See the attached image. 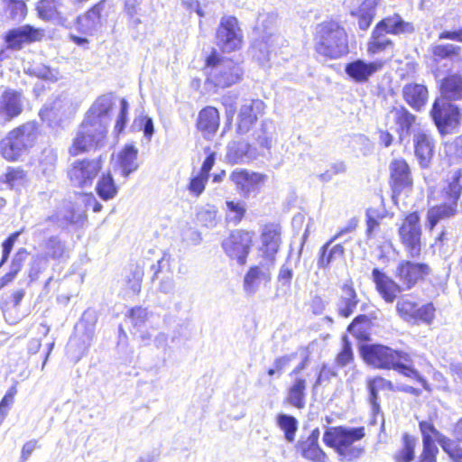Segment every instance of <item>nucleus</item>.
<instances>
[{"mask_svg": "<svg viewBox=\"0 0 462 462\" xmlns=\"http://www.w3.org/2000/svg\"><path fill=\"white\" fill-rule=\"evenodd\" d=\"M342 294L337 301V312L344 318H348L354 312L358 303L356 292L352 282H346L342 288Z\"/></svg>", "mask_w": 462, "mask_h": 462, "instance_id": "31", "label": "nucleus"}, {"mask_svg": "<svg viewBox=\"0 0 462 462\" xmlns=\"http://www.w3.org/2000/svg\"><path fill=\"white\" fill-rule=\"evenodd\" d=\"M208 80L216 87L227 88L241 79L242 69L228 59H217L212 54L207 59Z\"/></svg>", "mask_w": 462, "mask_h": 462, "instance_id": "6", "label": "nucleus"}, {"mask_svg": "<svg viewBox=\"0 0 462 462\" xmlns=\"http://www.w3.org/2000/svg\"><path fill=\"white\" fill-rule=\"evenodd\" d=\"M105 0L100 1L84 14L77 19V29L84 34L93 35L100 31L106 18L103 15Z\"/></svg>", "mask_w": 462, "mask_h": 462, "instance_id": "19", "label": "nucleus"}, {"mask_svg": "<svg viewBox=\"0 0 462 462\" xmlns=\"http://www.w3.org/2000/svg\"><path fill=\"white\" fill-rule=\"evenodd\" d=\"M39 135L37 123L27 122L12 131L0 142V152L8 161H16L36 143Z\"/></svg>", "mask_w": 462, "mask_h": 462, "instance_id": "5", "label": "nucleus"}, {"mask_svg": "<svg viewBox=\"0 0 462 462\" xmlns=\"http://www.w3.org/2000/svg\"><path fill=\"white\" fill-rule=\"evenodd\" d=\"M7 10L9 16L14 21H21L26 15V5L23 1L9 0Z\"/></svg>", "mask_w": 462, "mask_h": 462, "instance_id": "58", "label": "nucleus"}, {"mask_svg": "<svg viewBox=\"0 0 462 462\" xmlns=\"http://www.w3.org/2000/svg\"><path fill=\"white\" fill-rule=\"evenodd\" d=\"M415 155L422 168H427L434 153V141L430 134L418 132L413 136Z\"/></svg>", "mask_w": 462, "mask_h": 462, "instance_id": "26", "label": "nucleus"}, {"mask_svg": "<svg viewBox=\"0 0 462 462\" xmlns=\"http://www.w3.org/2000/svg\"><path fill=\"white\" fill-rule=\"evenodd\" d=\"M392 383L383 377L378 376L368 381L367 388L369 391V402L371 404L372 411L374 414L378 413L380 411V405L377 402L378 391L392 389Z\"/></svg>", "mask_w": 462, "mask_h": 462, "instance_id": "42", "label": "nucleus"}, {"mask_svg": "<svg viewBox=\"0 0 462 462\" xmlns=\"http://www.w3.org/2000/svg\"><path fill=\"white\" fill-rule=\"evenodd\" d=\"M394 122L398 125V134L401 140L410 134L411 127L415 122V116L405 107H395L392 110Z\"/></svg>", "mask_w": 462, "mask_h": 462, "instance_id": "39", "label": "nucleus"}, {"mask_svg": "<svg viewBox=\"0 0 462 462\" xmlns=\"http://www.w3.org/2000/svg\"><path fill=\"white\" fill-rule=\"evenodd\" d=\"M112 107L113 97L110 95L100 96L93 103L69 147L72 156L95 150L102 144L111 121L109 113Z\"/></svg>", "mask_w": 462, "mask_h": 462, "instance_id": "1", "label": "nucleus"}, {"mask_svg": "<svg viewBox=\"0 0 462 462\" xmlns=\"http://www.w3.org/2000/svg\"><path fill=\"white\" fill-rule=\"evenodd\" d=\"M462 49L455 44H435L431 48L433 60L439 63L444 60H448L452 63L462 61Z\"/></svg>", "mask_w": 462, "mask_h": 462, "instance_id": "34", "label": "nucleus"}, {"mask_svg": "<svg viewBox=\"0 0 462 462\" xmlns=\"http://www.w3.org/2000/svg\"><path fill=\"white\" fill-rule=\"evenodd\" d=\"M307 382L303 376H297L293 379L289 387L286 396V402L297 409H302L305 406V398Z\"/></svg>", "mask_w": 462, "mask_h": 462, "instance_id": "33", "label": "nucleus"}, {"mask_svg": "<svg viewBox=\"0 0 462 462\" xmlns=\"http://www.w3.org/2000/svg\"><path fill=\"white\" fill-rule=\"evenodd\" d=\"M264 109L265 104L260 99L245 100L238 113L237 132L241 134L249 132Z\"/></svg>", "mask_w": 462, "mask_h": 462, "instance_id": "18", "label": "nucleus"}, {"mask_svg": "<svg viewBox=\"0 0 462 462\" xmlns=\"http://www.w3.org/2000/svg\"><path fill=\"white\" fill-rule=\"evenodd\" d=\"M253 242V236L244 230H236L222 242V247L226 255L237 263L244 265L246 263Z\"/></svg>", "mask_w": 462, "mask_h": 462, "instance_id": "11", "label": "nucleus"}, {"mask_svg": "<svg viewBox=\"0 0 462 462\" xmlns=\"http://www.w3.org/2000/svg\"><path fill=\"white\" fill-rule=\"evenodd\" d=\"M262 242L264 247V253L271 257L273 262L274 254L278 252L281 245L280 230L273 226H267L262 234Z\"/></svg>", "mask_w": 462, "mask_h": 462, "instance_id": "40", "label": "nucleus"}, {"mask_svg": "<svg viewBox=\"0 0 462 462\" xmlns=\"http://www.w3.org/2000/svg\"><path fill=\"white\" fill-rule=\"evenodd\" d=\"M101 170L99 160L76 161L68 171L72 185L79 188L89 187Z\"/></svg>", "mask_w": 462, "mask_h": 462, "instance_id": "13", "label": "nucleus"}, {"mask_svg": "<svg viewBox=\"0 0 462 462\" xmlns=\"http://www.w3.org/2000/svg\"><path fill=\"white\" fill-rule=\"evenodd\" d=\"M314 40L315 51L325 58L336 60L348 52L345 29L336 22L319 24Z\"/></svg>", "mask_w": 462, "mask_h": 462, "instance_id": "4", "label": "nucleus"}, {"mask_svg": "<svg viewBox=\"0 0 462 462\" xmlns=\"http://www.w3.org/2000/svg\"><path fill=\"white\" fill-rule=\"evenodd\" d=\"M208 180V177L199 172L196 176L190 178L188 190L190 194L198 198L203 193Z\"/></svg>", "mask_w": 462, "mask_h": 462, "instance_id": "57", "label": "nucleus"}, {"mask_svg": "<svg viewBox=\"0 0 462 462\" xmlns=\"http://www.w3.org/2000/svg\"><path fill=\"white\" fill-rule=\"evenodd\" d=\"M226 206L227 208L226 219L229 223H233L234 225H237L245 217L246 212V205L244 201H233L226 200Z\"/></svg>", "mask_w": 462, "mask_h": 462, "instance_id": "48", "label": "nucleus"}, {"mask_svg": "<svg viewBox=\"0 0 462 462\" xmlns=\"http://www.w3.org/2000/svg\"><path fill=\"white\" fill-rule=\"evenodd\" d=\"M399 236L409 257L416 258L421 252V229L418 213L409 214L399 227Z\"/></svg>", "mask_w": 462, "mask_h": 462, "instance_id": "8", "label": "nucleus"}, {"mask_svg": "<svg viewBox=\"0 0 462 462\" xmlns=\"http://www.w3.org/2000/svg\"><path fill=\"white\" fill-rule=\"evenodd\" d=\"M356 219H351L346 227L338 231L334 236L328 241L319 251L318 266L322 269L328 268L332 262L344 256L345 249L341 244L335 245L330 248L332 243L340 238L343 235L353 232L356 227Z\"/></svg>", "mask_w": 462, "mask_h": 462, "instance_id": "15", "label": "nucleus"}, {"mask_svg": "<svg viewBox=\"0 0 462 462\" xmlns=\"http://www.w3.org/2000/svg\"><path fill=\"white\" fill-rule=\"evenodd\" d=\"M243 34L238 21L234 16H225L221 19L217 31V45L223 51L230 52L242 45Z\"/></svg>", "mask_w": 462, "mask_h": 462, "instance_id": "10", "label": "nucleus"}, {"mask_svg": "<svg viewBox=\"0 0 462 462\" xmlns=\"http://www.w3.org/2000/svg\"><path fill=\"white\" fill-rule=\"evenodd\" d=\"M410 363L411 362H402L400 365L395 366L394 370H398L401 374L407 377L417 380L419 383H420L425 390L430 391V385L425 378L422 377L416 369L410 365Z\"/></svg>", "mask_w": 462, "mask_h": 462, "instance_id": "54", "label": "nucleus"}, {"mask_svg": "<svg viewBox=\"0 0 462 462\" xmlns=\"http://www.w3.org/2000/svg\"><path fill=\"white\" fill-rule=\"evenodd\" d=\"M396 311L408 323L430 325L435 319L436 309L432 303L420 306L409 299L402 298L396 303Z\"/></svg>", "mask_w": 462, "mask_h": 462, "instance_id": "9", "label": "nucleus"}, {"mask_svg": "<svg viewBox=\"0 0 462 462\" xmlns=\"http://www.w3.org/2000/svg\"><path fill=\"white\" fill-rule=\"evenodd\" d=\"M45 258L59 260L65 256V244L58 236H51L42 245Z\"/></svg>", "mask_w": 462, "mask_h": 462, "instance_id": "43", "label": "nucleus"}, {"mask_svg": "<svg viewBox=\"0 0 462 462\" xmlns=\"http://www.w3.org/2000/svg\"><path fill=\"white\" fill-rule=\"evenodd\" d=\"M250 144L244 141H232L226 146V159L231 164L244 163L249 161Z\"/></svg>", "mask_w": 462, "mask_h": 462, "instance_id": "36", "label": "nucleus"}, {"mask_svg": "<svg viewBox=\"0 0 462 462\" xmlns=\"http://www.w3.org/2000/svg\"><path fill=\"white\" fill-rule=\"evenodd\" d=\"M430 114L435 125L441 133L448 128L456 127L460 118L458 107L440 98L435 100Z\"/></svg>", "mask_w": 462, "mask_h": 462, "instance_id": "14", "label": "nucleus"}, {"mask_svg": "<svg viewBox=\"0 0 462 462\" xmlns=\"http://www.w3.org/2000/svg\"><path fill=\"white\" fill-rule=\"evenodd\" d=\"M462 193V169L451 171L445 180L439 194L442 201L430 208L427 213V226L432 230L440 221L454 217L457 212V202Z\"/></svg>", "mask_w": 462, "mask_h": 462, "instance_id": "2", "label": "nucleus"}, {"mask_svg": "<svg viewBox=\"0 0 462 462\" xmlns=\"http://www.w3.org/2000/svg\"><path fill=\"white\" fill-rule=\"evenodd\" d=\"M372 278L378 293L387 303H393L398 293L403 291L399 282H394L378 268L373 270Z\"/></svg>", "mask_w": 462, "mask_h": 462, "instance_id": "24", "label": "nucleus"}, {"mask_svg": "<svg viewBox=\"0 0 462 462\" xmlns=\"http://www.w3.org/2000/svg\"><path fill=\"white\" fill-rule=\"evenodd\" d=\"M273 125L272 121L264 120L261 125V128L256 133L257 143L267 150H270L273 143Z\"/></svg>", "mask_w": 462, "mask_h": 462, "instance_id": "51", "label": "nucleus"}, {"mask_svg": "<svg viewBox=\"0 0 462 462\" xmlns=\"http://www.w3.org/2000/svg\"><path fill=\"white\" fill-rule=\"evenodd\" d=\"M271 280L272 272L268 266L262 263L251 266L244 277V291L246 295L253 296L259 291L262 283L267 284Z\"/></svg>", "mask_w": 462, "mask_h": 462, "instance_id": "22", "label": "nucleus"}, {"mask_svg": "<svg viewBox=\"0 0 462 462\" xmlns=\"http://www.w3.org/2000/svg\"><path fill=\"white\" fill-rule=\"evenodd\" d=\"M198 222L208 228H213L217 224V209L215 206L206 205L197 213Z\"/></svg>", "mask_w": 462, "mask_h": 462, "instance_id": "50", "label": "nucleus"}, {"mask_svg": "<svg viewBox=\"0 0 462 462\" xmlns=\"http://www.w3.org/2000/svg\"><path fill=\"white\" fill-rule=\"evenodd\" d=\"M26 73L35 76L39 79L55 81L57 80L56 71L43 64H35L25 69Z\"/></svg>", "mask_w": 462, "mask_h": 462, "instance_id": "53", "label": "nucleus"}, {"mask_svg": "<svg viewBox=\"0 0 462 462\" xmlns=\"http://www.w3.org/2000/svg\"><path fill=\"white\" fill-rule=\"evenodd\" d=\"M21 93L6 89L0 97V124H5L23 111Z\"/></svg>", "mask_w": 462, "mask_h": 462, "instance_id": "23", "label": "nucleus"}, {"mask_svg": "<svg viewBox=\"0 0 462 462\" xmlns=\"http://www.w3.org/2000/svg\"><path fill=\"white\" fill-rule=\"evenodd\" d=\"M319 430H313L308 439L301 441L298 448L302 457L311 462H326L327 455L318 443Z\"/></svg>", "mask_w": 462, "mask_h": 462, "instance_id": "29", "label": "nucleus"}, {"mask_svg": "<svg viewBox=\"0 0 462 462\" xmlns=\"http://www.w3.org/2000/svg\"><path fill=\"white\" fill-rule=\"evenodd\" d=\"M263 179V175L246 171H235L230 175V180L236 186L237 190L245 198L257 189Z\"/></svg>", "mask_w": 462, "mask_h": 462, "instance_id": "27", "label": "nucleus"}, {"mask_svg": "<svg viewBox=\"0 0 462 462\" xmlns=\"http://www.w3.org/2000/svg\"><path fill=\"white\" fill-rule=\"evenodd\" d=\"M276 423L284 432V438L288 442H293L298 430V420L295 417L284 413L277 415Z\"/></svg>", "mask_w": 462, "mask_h": 462, "instance_id": "44", "label": "nucleus"}, {"mask_svg": "<svg viewBox=\"0 0 462 462\" xmlns=\"http://www.w3.org/2000/svg\"><path fill=\"white\" fill-rule=\"evenodd\" d=\"M382 61L366 62L364 60H356L347 63L345 71L356 82L365 83L371 76L383 68Z\"/></svg>", "mask_w": 462, "mask_h": 462, "instance_id": "25", "label": "nucleus"}, {"mask_svg": "<svg viewBox=\"0 0 462 462\" xmlns=\"http://www.w3.org/2000/svg\"><path fill=\"white\" fill-rule=\"evenodd\" d=\"M361 354L368 365L380 369H394L402 362H411V356L408 353L397 351L383 345L363 346Z\"/></svg>", "mask_w": 462, "mask_h": 462, "instance_id": "7", "label": "nucleus"}, {"mask_svg": "<svg viewBox=\"0 0 462 462\" xmlns=\"http://www.w3.org/2000/svg\"><path fill=\"white\" fill-rule=\"evenodd\" d=\"M376 27L387 34H399L412 30V26L409 23L404 22L398 14L383 19L376 24Z\"/></svg>", "mask_w": 462, "mask_h": 462, "instance_id": "41", "label": "nucleus"}, {"mask_svg": "<svg viewBox=\"0 0 462 462\" xmlns=\"http://www.w3.org/2000/svg\"><path fill=\"white\" fill-rule=\"evenodd\" d=\"M28 256L29 252L25 248L22 247L18 249L12 258L10 270L18 274L24 265Z\"/></svg>", "mask_w": 462, "mask_h": 462, "instance_id": "62", "label": "nucleus"}, {"mask_svg": "<svg viewBox=\"0 0 462 462\" xmlns=\"http://www.w3.org/2000/svg\"><path fill=\"white\" fill-rule=\"evenodd\" d=\"M138 150L133 144H127L118 153V162L122 175L128 177L132 172L135 171L139 164L137 162Z\"/></svg>", "mask_w": 462, "mask_h": 462, "instance_id": "35", "label": "nucleus"}, {"mask_svg": "<svg viewBox=\"0 0 462 462\" xmlns=\"http://www.w3.org/2000/svg\"><path fill=\"white\" fill-rule=\"evenodd\" d=\"M276 20L275 13H259L254 30L258 35L268 36L270 32L274 33Z\"/></svg>", "mask_w": 462, "mask_h": 462, "instance_id": "46", "label": "nucleus"}, {"mask_svg": "<svg viewBox=\"0 0 462 462\" xmlns=\"http://www.w3.org/2000/svg\"><path fill=\"white\" fill-rule=\"evenodd\" d=\"M97 192L104 200H109L117 194V187L110 173L103 174L97 184Z\"/></svg>", "mask_w": 462, "mask_h": 462, "instance_id": "47", "label": "nucleus"}, {"mask_svg": "<svg viewBox=\"0 0 462 462\" xmlns=\"http://www.w3.org/2000/svg\"><path fill=\"white\" fill-rule=\"evenodd\" d=\"M430 268L422 263L402 260L399 262L394 275L403 291L411 289L420 280L430 273Z\"/></svg>", "mask_w": 462, "mask_h": 462, "instance_id": "12", "label": "nucleus"}, {"mask_svg": "<svg viewBox=\"0 0 462 462\" xmlns=\"http://www.w3.org/2000/svg\"><path fill=\"white\" fill-rule=\"evenodd\" d=\"M82 215L76 213L70 206L60 209L55 217H49L50 221H56L57 225L60 227L68 226L69 224H75L80 221Z\"/></svg>", "mask_w": 462, "mask_h": 462, "instance_id": "49", "label": "nucleus"}, {"mask_svg": "<svg viewBox=\"0 0 462 462\" xmlns=\"http://www.w3.org/2000/svg\"><path fill=\"white\" fill-rule=\"evenodd\" d=\"M402 97L410 106L419 111L426 105L429 91L422 84L410 83L402 88Z\"/></svg>", "mask_w": 462, "mask_h": 462, "instance_id": "28", "label": "nucleus"}, {"mask_svg": "<svg viewBox=\"0 0 462 462\" xmlns=\"http://www.w3.org/2000/svg\"><path fill=\"white\" fill-rule=\"evenodd\" d=\"M365 428L332 427L323 435V441L334 448L343 461H353L364 453V448L357 442L365 437Z\"/></svg>", "mask_w": 462, "mask_h": 462, "instance_id": "3", "label": "nucleus"}, {"mask_svg": "<svg viewBox=\"0 0 462 462\" xmlns=\"http://www.w3.org/2000/svg\"><path fill=\"white\" fill-rule=\"evenodd\" d=\"M198 129L207 137L213 135L219 126V113L213 106H207L199 114Z\"/></svg>", "mask_w": 462, "mask_h": 462, "instance_id": "30", "label": "nucleus"}, {"mask_svg": "<svg viewBox=\"0 0 462 462\" xmlns=\"http://www.w3.org/2000/svg\"><path fill=\"white\" fill-rule=\"evenodd\" d=\"M439 443L454 462H462V448L455 440L441 436Z\"/></svg>", "mask_w": 462, "mask_h": 462, "instance_id": "52", "label": "nucleus"}, {"mask_svg": "<svg viewBox=\"0 0 462 462\" xmlns=\"http://www.w3.org/2000/svg\"><path fill=\"white\" fill-rule=\"evenodd\" d=\"M171 261V256L163 253L162 256L157 260V263L152 266L154 271L152 280L160 281L158 290L164 294L171 293L175 287Z\"/></svg>", "mask_w": 462, "mask_h": 462, "instance_id": "20", "label": "nucleus"}, {"mask_svg": "<svg viewBox=\"0 0 462 462\" xmlns=\"http://www.w3.org/2000/svg\"><path fill=\"white\" fill-rule=\"evenodd\" d=\"M420 430L422 435V442L423 443H433L434 439L436 438L438 440L442 436L433 426V424L427 420H422L420 422Z\"/></svg>", "mask_w": 462, "mask_h": 462, "instance_id": "59", "label": "nucleus"}, {"mask_svg": "<svg viewBox=\"0 0 462 462\" xmlns=\"http://www.w3.org/2000/svg\"><path fill=\"white\" fill-rule=\"evenodd\" d=\"M47 258L42 255H36L33 257L29 271V277L31 281L38 279L39 274L46 268Z\"/></svg>", "mask_w": 462, "mask_h": 462, "instance_id": "63", "label": "nucleus"}, {"mask_svg": "<svg viewBox=\"0 0 462 462\" xmlns=\"http://www.w3.org/2000/svg\"><path fill=\"white\" fill-rule=\"evenodd\" d=\"M415 443L413 439L404 437V447L396 455L395 458L399 462H410L414 457Z\"/></svg>", "mask_w": 462, "mask_h": 462, "instance_id": "60", "label": "nucleus"}, {"mask_svg": "<svg viewBox=\"0 0 462 462\" xmlns=\"http://www.w3.org/2000/svg\"><path fill=\"white\" fill-rule=\"evenodd\" d=\"M57 161V151L52 147L44 148L39 157L40 171L45 175L51 174L55 171Z\"/></svg>", "mask_w": 462, "mask_h": 462, "instance_id": "45", "label": "nucleus"}, {"mask_svg": "<svg viewBox=\"0 0 462 462\" xmlns=\"http://www.w3.org/2000/svg\"><path fill=\"white\" fill-rule=\"evenodd\" d=\"M282 42V37L272 32L268 36L259 35L252 46L253 57L263 66L270 60L272 53H275Z\"/></svg>", "mask_w": 462, "mask_h": 462, "instance_id": "21", "label": "nucleus"}, {"mask_svg": "<svg viewBox=\"0 0 462 462\" xmlns=\"http://www.w3.org/2000/svg\"><path fill=\"white\" fill-rule=\"evenodd\" d=\"M134 125H136L140 130H143L144 137L150 141L154 134L152 119L147 116H141L134 120Z\"/></svg>", "mask_w": 462, "mask_h": 462, "instance_id": "61", "label": "nucleus"}, {"mask_svg": "<svg viewBox=\"0 0 462 462\" xmlns=\"http://www.w3.org/2000/svg\"><path fill=\"white\" fill-rule=\"evenodd\" d=\"M346 171V165L344 162H336L329 165V168L324 172L317 175L321 182L330 181L334 176L343 174Z\"/></svg>", "mask_w": 462, "mask_h": 462, "instance_id": "56", "label": "nucleus"}, {"mask_svg": "<svg viewBox=\"0 0 462 462\" xmlns=\"http://www.w3.org/2000/svg\"><path fill=\"white\" fill-rule=\"evenodd\" d=\"M381 0H365L356 9L351 11V14L358 18V26L365 31L371 25L375 15V7Z\"/></svg>", "mask_w": 462, "mask_h": 462, "instance_id": "38", "label": "nucleus"}, {"mask_svg": "<svg viewBox=\"0 0 462 462\" xmlns=\"http://www.w3.org/2000/svg\"><path fill=\"white\" fill-rule=\"evenodd\" d=\"M42 36V30L24 24L9 30L5 36V41L8 49L17 51L21 50L25 44L40 41Z\"/></svg>", "mask_w": 462, "mask_h": 462, "instance_id": "17", "label": "nucleus"}, {"mask_svg": "<svg viewBox=\"0 0 462 462\" xmlns=\"http://www.w3.org/2000/svg\"><path fill=\"white\" fill-rule=\"evenodd\" d=\"M444 152L450 161H457L462 158V136H457L445 143Z\"/></svg>", "mask_w": 462, "mask_h": 462, "instance_id": "55", "label": "nucleus"}, {"mask_svg": "<svg viewBox=\"0 0 462 462\" xmlns=\"http://www.w3.org/2000/svg\"><path fill=\"white\" fill-rule=\"evenodd\" d=\"M440 99L460 100L462 99V77L458 74H451L444 78L440 84Z\"/></svg>", "mask_w": 462, "mask_h": 462, "instance_id": "32", "label": "nucleus"}, {"mask_svg": "<svg viewBox=\"0 0 462 462\" xmlns=\"http://www.w3.org/2000/svg\"><path fill=\"white\" fill-rule=\"evenodd\" d=\"M353 360V352L351 344L344 338V344L341 351L338 353L336 358L337 365L340 367H344Z\"/></svg>", "mask_w": 462, "mask_h": 462, "instance_id": "64", "label": "nucleus"}, {"mask_svg": "<svg viewBox=\"0 0 462 462\" xmlns=\"http://www.w3.org/2000/svg\"><path fill=\"white\" fill-rule=\"evenodd\" d=\"M393 49V42L383 31L375 26L367 42V52L375 55Z\"/></svg>", "mask_w": 462, "mask_h": 462, "instance_id": "37", "label": "nucleus"}, {"mask_svg": "<svg viewBox=\"0 0 462 462\" xmlns=\"http://www.w3.org/2000/svg\"><path fill=\"white\" fill-rule=\"evenodd\" d=\"M390 183L393 189V199H395L402 191L410 190L412 187L411 170L403 159H395L390 163Z\"/></svg>", "mask_w": 462, "mask_h": 462, "instance_id": "16", "label": "nucleus"}]
</instances>
